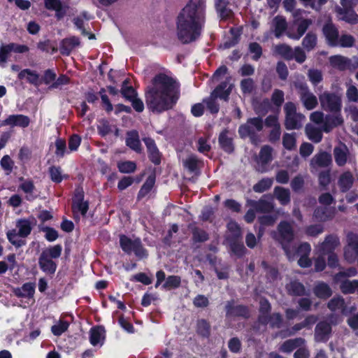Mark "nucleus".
<instances>
[{
	"label": "nucleus",
	"instance_id": "1",
	"mask_svg": "<svg viewBox=\"0 0 358 358\" xmlns=\"http://www.w3.org/2000/svg\"><path fill=\"white\" fill-rule=\"evenodd\" d=\"M179 96L178 83L164 73H159L153 78L145 94L148 108L155 113H161L171 109Z\"/></svg>",
	"mask_w": 358,
	"mask_h": 358
},
{
	"label": "nucleus",
	"instance_id": "2",
	"mask_svg": "<svg viewBox=\"0 0 358 358\" xmlns=\"http://www.w3.org/2000/svg\"><path fill=\"white\" fill-rule=\"evenodd\" d=\"M205 0H189L178 17L177 34L184 43L196 40L205 21Z\"/></svg>",
	"mask_w": 358,
	"mask_h": 358
},
{
	"label": "nucleus",
	"instance_id": "3",
	"mask_svg": "<svg viewBox=\"0 0 358 358\" xmlns=\"http://www.w3.org/2000/svg\"><path fill=\"white\" fill-rule=\"evenodd\" d=\"M230 81L231 78L227 77L224 82L222 83L213 90L210 97L204 100V103L210 113H217L219 110V104L217 102V98L224 101L228 99L234 87V85Z\"/></svg>",
	"mask_w": 358,
	"mask_h": 358
},
{
	"label": "nucleus",
	"instance_id": "4",
	"mask_svg": "<svg viewBox=\"0 0 358 358\" xmlns=\"http://www.w3.org/2000/svg\"><path fill=\"white\" fill-rule=\"evenodd\" d=\"M17 232L15 229L10 230L7 232L8 241L17 247H20L24 244L21 238L27 237L31 231V222L29 220H19L16 223Z\"/></svg>",
	"mask_w": 358,
	"mask_h": 358
},
{
	"label": "nucleus",
	"instance_id": "5",
	"mask_svg": "<svg viewBox=\"0 0 358 358\" xmlns=\"http://www.w3.org/2000/svg\"><path fill=\"white\" fill-rule=\"evenodd\" d=\"M285 127L287 129H297L302 127L306 117L303 115L296 113V108L292 102L285 103Z\"/></svg>",
	"mask_w": 358,
	"mask_h": 358
},
{
	"label": "nucleus",
	"instance_id": "6",
	"mask_svg": "<svg viewBox=\"0 0 358 358\" xmlns=\"http://www.w3.org/2000/svg\"><path fill=\"white\" fill-rule=\"evenodd\" d=\"M357 271L355 268H350L346 271H340L334 276L336 282H341L340 288L343 293L349 294L358 291L357 280H344L346 277H351L356 275Z\"/></svg>",
	"mask_w": 358,
	"mask_h": 358
},
{
	"label": "nucleus",
	"instance_id": "7",
	"mask_svg": "<svg viewBox=\"0 0 358 358\" xmlns=\"http://www.w3.org/2000/svg\"><path fill=\"white\" fill-rule=\"evenodd\" d=\"M278 230L279 234L278 240L280 241L288 259H292L294 255L291 253V250L287 246V244L294 239L292 227L287 222H281L278 225Z\"/></svg>",
	"mask_w": 358,
	"mask_h": 358
},
{
	"label": "nucleus",
	"instance_id": "8",
	"mask_svg": "<svg viewBox=\"0 0 358 358\" xmlns=\"http://www.w3.org/2000/svg\"><path fill=\"white\" fill-rule=\"evenodd\" d=\"M120 243L123 251L127 253L133 252L138 258H144L148 255L139 238L131 240L126 236L122 235L120 238Z\"/></svg>",
	"mask_w": 358,
	"mask_h": 358
},
{
	"label": "nucleus",
	"instance_id": "9",
	"mask_svg": "<svg viewBox=\"0 0 358 358\" xmlns=\"http://www.w3.org/2000/svg\"><path fill=\"white\" fill-rule=\"evenodd\" d=\"M295 87L298 90L301 101L304 107L308 110H312L317 105V97L310 92L307 84L301 81L294 82Z\"/></svg>",
	"mask_w": 358,
	"mask_h": 358
},
{
	"label": "nucleus",
	"instance_id": "10",
	"mask_svg": "<svg viewBox=\"0 0 358 358\" xmlns=\"http://www.w3.org/2000/svg\"><path fill=\"white\" fill-rule=\"evenodd\" d=\"M319 99L324 110L333 113H338L341 110V98L339 94L324 92L320 95Z\"/></svg>",
	"mask_w": 358,
	"mask_h": 358
},
{
	"label": "nucleus",
	"instance_id": "11",
	"mask_svg": "<svg viewBox=\"0 0 358 358\" xmlns=\"http://www.w3.org/2000/svg\"><path fill=\"white\" fill-rule=\"evenodd\" d=\"M344 258L349 263L355 262L358 258V236L349 234L348 244L344 248Z\"/></svg>",
	"mask_w": 358,
	"mask_h": 358
},
{
	"label": "nucleus",
	"instance_id": "12",
	"mask_svg": "<svg viewBox=\"0 0 358 358\" xmlns=\"http://www.w3.org/2000/svg\"><path fill=\"white\" fill-rule=\"evenodd\" d=\"M13 292L17 297L25 299L24 302L22 301L23 304H20V306L24 308L28 306L30 301H34L35 287L31 282L25 283L22 287L14 289Z\"/></svg>",
	"mask_w": 358,
	"mask_h": 358
},
{
	"label": "nucleus",
	"instance_id": "13",
	"mask_svg": "<svg viewBox=\"0 0 358 358\" xmlns=\"http://www.w3.org/2000/svg\"><path fill=\"white\" fill-rule=\"evenodd\" d=\"M263 129L262 120L259 117L251 118L247 123L239 127L238 132L241 137H246L253 135L256 131Z\"/></svg>",
	"mask_w": 358,
	"mask_h": 358
},
{
	"label": "nucleus",
	"instance_id": "14",
	"mask_svg": "<svg viewBox=\"0 0 358 358\" xmlns=\"http://www.w3.org/2000/svg\"><path fill=\"white\" fill-rule=\"evenodd\" d=\"M339 240L334 236H328L325 240L316 246L317 253L321 256H324L330 253H334V250L338 246Z\"/></svg>",
	"mask_w": 358,
	"mask_h": 358
},
{
	"label": "nucleus",
	"instance_id": "15",
	"mask_svg": "<svg viewBox=\"0 0 358 358\" xmlns=\"http://www.w3.org/2000/svg\"><path fill=\"white\" fill-rule=\"evenodd\" d=\"M30 123V119L28 116L17 114L10 115L7 117L1 124L0 126H10V127H27Z\"/></svg>",
	"mask_w": 358,
	"mask_h": 358
},
{
	"label": "nucleus",
	"instance_id": "16",
	"mask_svg": "<svg viewBox=\"0 0 358 358\" xmlns=\"http://www.w3.org/2000/svg\"><path fill=\"white\" fill-rule=\"evenodd\" d=\"M271 152L272 148L268 145H265L261 149L257 160V169L259 171L266 172L267 171L266 165L272 159Z\"/></svg>",
	"mask_w": 358,
	"mask_h": 358
},
{
	"label": "nucleus",
	"instance_id": "17",
	"mask_svg": "<svg viewBox=\"0 0 358 358\" xmlns=\"http://www.w3.org/2000/svg\"><path fill=\"white\" fill-rule=\"evenodd\" d=\"M80 44L79 38L76 36H70L64 38L59 46L60 52L62 55H69L76 48H78Z\"/></svg>",
	"mask_w": 358,
	"mask_h": 358
},
{
	"label": "nucleus",
	"instance_id": "18",
	"mask_svg": "<svg viewBox=\"0 0 358 358\" xmlns=\"http://www.w3.org/2000/svg\"><path fill=\"white\" fill-rule=\"evenodd\" d=\"M45 6L48 10H53L58 19L63 17L68 10V6L62 3L59 0H44Z\"/></svg>",
	"mask_w": 358,
	"mask_h": 358
},
{
	"label": "nucleus",
	"instance_id": "19",
	"mask_svg": "<svg viewBox=\"0 0 358 358\" xmlns=\"http://www.w3.org/2000/svg\"><path fill=\"white\" fill-rule=\"evenodd\" d=\"M287 29L286 20L282 16H275L271 23V31H273L276 38H280Z\"/></svg>",
	"mask_w": 358,
	"mask_h": 358
},
{
	"label": "nucleus",
	"instance_id": "20",
	"mask_svg": "<svg viewBox=\"0 0 358 358\" xmlns=\"http://www.w3.org/2000/svg\"><path fill=\"white\" fill-rule=\"evenodd\" d=\"M334 155L337 165L339 166H344L347 162L349 155L348 147L343 143H339L334 149Z\"/></svg>",
	"mask_w": 358,
	"mask_h": 358
},
{
	"label": "nucleus",
	"instance_id": "21",
	"mask_svg": "<svg viewBox=\"0 0 358 358\" xmlns=\"http://www.w3.org/2000/svg\"><path fill=\"white\" fill-rule=\"evenodd\" d=\"M336 213L334 208L329 206L318 207L315 210L314 217L317 221L326 222L333 219Z\"/></svg>",
	"mask_w": 358,
	"mask_h": 358
},
{
	"label": "nucleus",
	"instance_id": "22",
	"mask_svg": "<svg viewBox=\"0 0 358 358\" xmlns=\"http://www.w3.org/2000/svg\"><path fill=\"white\" fill-rule=\"evenodd\" d=\"M323 34L331 45H338V33L334 25L329 22L323 27Z\"/></svg>",
	"mask_w": 358,
	"mask_h": 358
},
{
	"label": "nucleus",
	"instance_id": "23",
	"mask_svg": "<svg viewBox=\"0 0 358 358\" xmlns=\"http://www.w3.org/2000/svg\"><path fill=\"white\" fill-rule=\"evenodd\" d=\"M306 341L303 338L288 339L284 341L279 347V350L283 353L289 354L298 347L303 346Z\"/></svg>",
	"mask_w": 358,
	"mask_h": 358
},
{
	"label": "nucleus",
	"instance_id": "24",
	"mask_svg": "<svg viewBox=\"0 0 358 358\" xmlns=\"http://www.w3.org/2000/svg\"><path fill=\"white\" fill-rule=\"evenodd\" d=\"M331 334V326L329 324L322 322L315 328V338L317 341L322 342L329 339Z\"/></svg>",
	"mask_w": 358,
	"mask_h": 358
},
{
	"label": "nucleus",
	"instance_id": "25",
	"mask_svg": "<svg viewBox=\"0 0 358 358\" xmlns=\"http://www.w3.org/2000/svg\"><path fill=\"white\" fill-rule=\"evenodd\" d=\"M331 163V156L330 154L322 152L315 155L310 161V166L313 169L317 167H326Z\"/></svg>",
	"mask_w": 358,
	"mask_h": 358
},
{
	"label": "nucleus",
	"instance_id": "26",
	"mask_svg": "<svg viewBox=\"0 0 358 358\" xmlns=\"http://www.w3.org/2000/svg\"><path fill=\"white\" fill-rule=\"evenodd\" d=\"M90 19L89 13L83 11L79 15L73 18V21L76 28L81 31V34L84 36H88L89 39L94 38V35L89 34L85 29V22Z\"/></svg>",
	"mask_w": 358,
	"mask_h": 358
},
{
	"label": "nucleus",
	"instance_id": "27",
	"mask_svg": "<svg viewBox=\"0 0 358 358\" xmlns=\"http://www.w3.org/2000/svg\"><path fill=\"white\" fill-rule=\"evenodd\" d=\"M72 208L75 216H77L78 214H80L82 215H85L86 214L88 210V203L83 201V195L82 193L79 192L76 195Z\"/></svg>",
	"mask_w": 358,
	"mask_h": 358
},
{
	"label": "nucleus",
	"instance_id": "28",
	"mask_svg": "<svg viewBox=\"0 0 358 358\" xmlns=\"http://www.w3.org/2000/svg\"><path fill=\"white\" fill-rule=\"evenodd\" d=\"M143 141L147 147L151 161L156 164H159L161 155L155 141L150 138H143Z\"/></svg>",
	"mask_w": 358,
	"mask_h": 358
},
{
	"label": "nucleus",
	"instance_id": "29",
	"mask_svg": "<svg viewBox=\"0 0 358 358\" xmlns=\"http://www.w3.org/2000/svg\"><path fill=\"white\" fill-rule=\"evenodd\" d=\"M312 24V20L309 19H303L301 20L297 24V32L294 33L290 30L286 32L287 36L294 40H299L301 37L305 34L309 26Z\"/></svg>",
	"mask_w": 358,
	"mask_h": 358
},
{
	"label": "nucleus",
	"instance_id": "30",
	"mask_svg": "<svg viewBox=\"0 0 358 358\" xmlns=\"http://www.w3.org/2000/svg\"><path fill=\"white\" fill-rule=\"evenodd\" d=\"M38 264L41 269L47 274L52 275L56 271L57 264L52 259L47 257L45 255L41 254Z\"/></svg>",
	"mask_w": 358,
	"mask_h": 358
},
{
	"label": "nucleus",
	"instance_id": "31",
	"mask_svg": "<svg viewBox=\"0 0 358 358\" xmlns=\"http://www.w3.org/2000/svg\"><path fill=\"white\" fill-rule=\"evenodd\" d=\"M20 80H26L29 83L35 86H39L41 83L38 73L29 69H24L18 73Z\"/></svg>",
	"mask_w": 358,
	"mask_h": 358
},
{
	"label": "nucleus",
	"instance_id": "32",
	"mask_svg": "<svg viewBox=\"0 0 358 358\" xmlns=\"http://www.w3.org/2000/svg\"><path fill=\"white\" fill-rule=\"evenodd\" d=\"M20 184L19 188L26 194V199L28 201H33L36 198L35 194V186L34 182L27 179L20 178Z\"/></svg>",
	"mask_w": 358,
	"mask_h": 358
},
{
	"label": "nucleus",
	"instance_id": "33",
	"mask_svg": "<svg viewBox=\"0 0 358 358\" xmlns=\"http://www.w3.org/2000/svg\"><path fill=\"white\" fill-rule=\"evenodd\" d=\"M215 8L219 16L223 20H227L232 15L229 0H216Z\"/></svg>",
	"mask_w": 358,
	"mask_h": 358
},
{
	"label": "nucleus",
	"instance_id": "34",
	"mask_svg": "<svg viewBox=\"0 0 358 358\" xmlns=\"http://www.w3.org/2000/svg\"><path fill=\"white\" fill-rule=\"evenodd\" d=\"M104 339L105 331L103 328L97 327L90 330V341L92 345L96 346L99 345L101 346L103 344Z\"/></svg>",
	"mask_w": 358,
	"mask_h": 358
},
{
	"label": "nucleus",
	"instance_id": "35",
	"mask_svg": "<svg viewBox=\"0 0 358 358\" xmlns=\"http://www.w3.org/2000/svg\"><path fill=\"white\" fill-rule=\"evenodd\" d=\"M354 182V178L350 171L343 173L338 181V186L342 192H347L349 190Z\"/></svg>",
	"mask_w": 358,
	"mask_h": 358
},
{
	"label": "nucleus",
	"instance_id": "36",
	"mask_svg": "<svg viewBox=\"0 0 358 358\" xmlns=\"http://www.w3.org/2000/svg\"><path fill=\"white\" fill-rule=\"evenodd\" d=\"M126 144L131 149L136 152H141V142L139 140V136L136 131H131L127 132Z\"/></svg>",
	"mask_w": 358,
	"mask_h": 358
},
{
	"label": "nucleus",
	"instance_id": "37",
	"mask_svg": "<svg viewBox=\"0 0 358 358\" xmlns=\"http://www.w3.org/2000/svg\"><path fill=\"white\" fill-rule=\"evenodd\" d=\"M328 308L331 311H338L343 314H346L345 301L341 296H335L331 299L328 303Z\"/></svg>",
	"mask_w": 358,
	"mask_h": 358
},
{
	"label": "nucleus",
	"instance_id": "38",
	"mask_svg": "<svg viewBox=\"0 0 358 358\" xmlns=\"http://www.w3.org/2000/svg\"><path fill=\"white\" fill-rule=\"evenodd\" d=\"M338 13L340 19L349 23L355 24L358 22V15L351 9L338 8Z\"/></svg>",
	"mask_w": 358,
	"mask_h": 358
},
{
	"label": "nucleus",
	"instance_id": "39",
	"mask_svg": "<svg viewBox=\"0 0 358 358\" xmlns=\"http://www.w3.org/2000/svg\"><path fill=\"white\" fill-rule=\"evenodd\" d=\"M274 195L282 205H286L290 201V193L287 189L276 187L274 189Z\"/></svg>",
	"mask_w": 358,
	"mask_h": 358
},
{
	"label": "nucleus",
	"instance_id": "40",
	"mask_svg": "<svg viewBox=\"0 0 358 358\" xmlns=\"http://www.w3.org/2000/svg\"><path fill=\"white\" fill-rule=\"evenodd\" d=\"M306 133L308 138L315 143H319L322 140V131L311 124L306 125Z\"/></svg>",
	"mask_w": 358,
	"mask_h": 358
},
{
	"label": "nucleus",
	"instance_id": "41",
	"mask_svg": "<svg viewBox=\"0 0 358 358\" xmlns=\"http://www.w3.org/2000/svg\"><path fill=\"white\" fill-rule=\"evenodd\" d=\"M314 293L320 299H327L331 295L332 291L328 285L320 282L315 287Z\"/></svg>",
	"mask_w": 358,
	"mask_h": 358
},
{
	"label": "nucleus",
	"instance_id": "42",
	"mask_svg": "<svg viewBox=\"0 0 358 358\" xmlns=\"http://www.w3.org/2000/svg\"><path fill=\"white\" fill-rule=\"evenodd\" d=\"M250 205L255 209L257 212L265 213L271 211L273 206V204L267 201L261 199L258 201H252Z\"/></svg>",
	"mask_w": 358,
	"mask_h": 358
},
{
	"label": "nucleus",
	"instance_id": "43",
	"mask_svg": "<svg viewBox=\"0 0 358 358\" xmlns=\"http://www.w3.org/2000/svg\"><path fill=\"white\" fill-rule=\"evenodd\" d=\"M274 52L286 59H293V49L286 44L275 45L274 48Z\"/></svg>",
	"mask_w": 358,
	"mask_h": 358
},
{
	"label": "nucleus",
	"instance_id": "44",
	"mask_svg": "<svg viewBox=\"0 0 358 358\" xmlns=\"http://www.w3.org/2000/svg\"><path fill=\"white\" fill-rule=\"evenodd\" d=\"M259 322L263 324H270L273 327H280L282 322V317L279 313H274L271 316H259Z\"/></svg>",
	"mask_w": 358,
	"mask_h": 358
},
{
	"label": "nucleus",
	"instance_id": "45",
	"mask_svg": "<svg viewBox=\"0 0 358 358\" xmlns=\"http://www.w3.org/2000/svg\"><path fill=\"white\" fill-rule=\"evenodd\" d=\"M331 64L340 70H344L349 66V61L347 58L341 56H332L329 59Z\"/></svg>",
	"mask_w": 358,
	"mask_h": 358
},
{
	"label": "nucleus",
	"instance_id": "46",
	"mask_svg": "<svg viewBox=\"0 0 358 358\" xmlns=\"http://www.w3.org/2000/svg\"><path fill=\"white\" fill-rule=\"evenodd\" d=\"M219 142L222 148L227 152L233 151L231 138L228 136L227 131H223L220 134Z\"/></svg>",
	"mask_w": 358,
	"mask_h": 358
},
{
	"label": "nucleus",
	"instance_id": "47",
	"mask_svg": "<svg viewBox=\"0 0 358 358\" xmlns=\"http://www.w3.org/2000/svg\"><path fill=\"white\" fill-rule=\"evenodd\" d=\"M69 327V323L68 322L59 320L57 321L53 326H52L51 331L55 336H59L66 331Z\"/></svg>",
	"mask_w": 358,
	"mask_h": 358
},
{
	"label": "nucleus",
	"instance_id": "48",
	"mask_svg": "<svg viewBox=\"0 0 358 358\" xmlns=\"http://www.w3.org/2000/svg\"><path fill=\"white\" fill-rule=\"evenodd\" d=\"M13 52L10 44L2 45L0 47V66L5 67L6 64Z\"/></svg>",
	"mask_w": 358,
	"mask_h": 358
},
{
	"label": "nucleus",
	"instance_id": "49",
	"mask_svg": "<svg viewBox=\"0 0 358 358\" xmlns=\"http://www.w3.org/2000/svg\"><path fill=\"white\" fill-rule=\"evenodd\" d=\"M316 44L317 36L312 32L308 33L302 41L303 48L308 51L313 50L316 46Z\"/></svg>",
	"mask_w": 358,
	"mask_h": 358
},
{
	"label": "nucleus",
	"instance_id": "50",
	"mask_svg": "<svg viewBox=\"0 0 358 358\" xmlns=\"http://www.w3.org/2000/svg\"><path fill=\"white\" fill-rule=\"evenodd\" d=\"M227 314L229 316H243L245 317L248 314V310L245 306H236L232 307L230 304L227 306Z\"/></svg>",
	"mask_w": 358,
	"mask_h": 358
},
{
	"label": "nucleus",
	"instance_id": "51",
	"mask_svg": "<svg viewBox=\"0 0 358 358\" xmlns=\"http://www.w3.org/2000/svg\"><path fill=\"white\" fill-rule=\"evenodd\" d=\"M282 3L286 11L292 13L294 17L300 16L303 13L301 9H296V0H284Z\"/></svg>",
	"mask_w": 358,
	"mask_h": 358
},
{
	"label": "nucleus",
	"instance_id": "52",
	"mask_svg": "<svg viewBox=\"0 0 358 358\" xmlns=\"http://www.w3.org/2000/svg\"><path fill=\"white\" fill-rule=\"evenodd\" d=\"M155 184V178L153 176H149L145 182H144L143 185L141 188L138 197V198H143L145 195H147L150 191L152 189Z\"/></svg>",
	"mask_w": 358,
	"mask_h": 358
},
{
	"label": "nucleus",
	"instance_id": "53",
	"mask_svg": "<svg viewBox=\"0 0 358 358\" xmlns=\"http://www.w3.org/2000/svg\"><path fill=\"white\" fill-rule=\"evenodd\" d=\"M273 184V179L264 178L254 185L253 189L256 192H263L269 189Z\"/></svg>",
	"mask_w": 358,
	"mask_h": 358
},
{
	"label": "nucleus",
	"instance_id": "54",
	"mask_svg": "<svg viewBox=\"0 0 358 358\" xmlns=\"http://www.w3.org/2000/svg\"><path fill=\"white\" fill-rule=\"evenodd\" d=\"M0 166L4 170L6 175L10 174L14 166V162L9 155H4L1 161Z\"/></svg>",
	"mask_w": 358,
	"mask_h": 358
},
{
	"label": "nucleus",
	"instance_id": "55",
	"mask_svg": "<svg viewBox=\"0 0 358 358\" xmlns=\"http://www.w3.org/2000/svg\"><path fill=\"white\" fill-rule=\"evenodd\" d=\"M61 253L62 247L57 245L45 249L41 252V255H45L47 257L50 259H56L61 255Z\"/></svg>",
	"mask_w": 358,
	"mask_h": 358
},
{
	"label": "nucleus",
	"instance_id": "56",
	"mask_svg": "<svg viewBox=\"0 0 358 358\" xmlns=\"http://www.w3.org/2000/svg\"><path fill=\"white\" fill-rule=\"evenodd\" d=\"M308 77L313 85H316L322 80V73L320 70L312 69L308 71Z\"/></svg>",
	"mask_w": 358,
	"mask_h": 358
},
{
	"label": "nucleus",
	"instance_id": "57",
	"mask_svg": "<svg viewBox=\"0 0 358 358\" xmlns=\"http://www.w3.org/2000/svg\"><path fill=\"white\" fill-rule=\"evenodd\" d=\"M284 147L287 150H292L296 146L295 134H285L282 138Z\"/></svg>",
	"mask_w": 358,
	"mask_h": 358
},
{
	"label": "nucleus",
	"instance_id": "58",
	"mask_svg": "<svg viewBox=\"0 0 358 358\" xmlns=\"http://www.w3.org/2000/svg\"><path fill=\"white\" fill-rule=\"evenodd\" d=\"M180 278L177 275H170L166 279L165 283L162 285L164 289H171L180 286Z\"/></svg>",
	"mask_w": 358,
	"mask_h": 358
},
{
	"label": "nucleus",
	"instance_id": "59",
	"mask_svg": "<svg viewBox=\"0 0 358 358\" xmlns=\"http://www.w3.org/2000/svg\"><path fill=\"white\" fill-rule=\"evenodd\" d=\"M241 89L243 94H251L255 89V83L252 78H245L241 82Z\"/></svg>",
	"mask_w": 358,
	"mask_h": 358
},
{
	"label": "nucleus",
	"instance_id": "60",
	"mask_svg": "<svg viewBox=\"0 0 358 358\" xmlns=\"http://www.w3.org/2000/svg\"><path fill=\"white\" fill-rule=\"evenodd\" d=\"M49 173L51 180L55 182H60L64 178L60 167L52 166L49 169Z\"/></svg>",
	"mask_w": 358,
	"mask_h": 358
},
{
	"label": "nucleus",
	"instance_id": "61",
	"mask_svg": "<svg viewBox=\"0 0 358 358\" xmlns=\"http://www.w3.org/2000/svg\"><path fill=\"white\" fill-rule=\"evenodd\" d=\"M199 161L194 155L189 156L185 161L184 165L185 166L189 169L190 171H196L199 166Z\"/></svg>",
	"mask_w": 358,
	"mask_h": 358
},
{
	"label": "nucleus",
	"instance_id": "62",
	"mask_svg": "<svg viewBox=\"0 0 358 358\" xmlns=\"http://www.w3.org/2000/svg\"><path fill=\"white\" fill-rule=\"evenodd\" d=\"M127 81L125 80L123 83L122 89H121V93L123 95L124 98H126L128 100H131L134 97L136 96V93L134 90V89L132 87H129L127 85Z\"/></svg>",
	"mask_w": 358,
	"mask_h": 358
},
{
	"label": "nucleus",
	"instance_id": "63",
	"mask_svg": "<svg viewBox=\"0 0 358 358\" xmlns=\"http://www.w3.org/2000/svg\"><path fill=\"white\" fill-rule=\"evenodd\" d=\"M136 164L131 161L122 162L118 163V169L122 173H131L136 169Z\"/></svg>",
	"mask_w": 358,
	"mask_h": 358
},
{
	"label": "nucleus",
	"instance_id": "64",
	"mask_svg": "<svg viewBox=\"0 0 358 358\" xmlns=\"http://www.w3.org/2000/svg\"><path fill=\"white\" fill-rule=\"evenodd\" d=\"M287 289L293 294L301 295L304 293V287L303 285L298 282H292L288 286Z\"/></svg>",
	"mask_w": 358,
	"mask_h": 358
}]
</instances>
